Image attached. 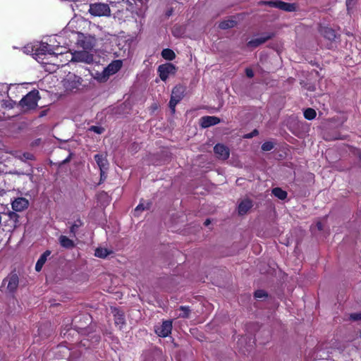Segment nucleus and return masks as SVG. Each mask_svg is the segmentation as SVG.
Instances as JSON below:
<instances>
[{"label":"nucleus","mask_w":361,"mask_h":361,"mask_svg":"<svg viewBox=\"0 0 361 361\" xmlns=\"http://www.w3.org/2000/svg\"><path fill=\"white\" fill-rule=\"evenodd\" d=\"M49 44L44 42H37L35 44H27L23 48V51L27 54H30L35 56V59L40 63L44 65V68L47 67L48 63L45 61L47 54L50 55L54 59L56 60V57L54 55L56 51L54 50L55 45L51 44V49H48Z\"/></svg>","instance_id":"1"},{"label":"nucleus","mask_w":361,"mask_h":361,"mask_svg":"<svg viewBox=\"0 0 361 361\" xmlns=\"http://www.w3.org/2000/svg\"><path fill=\"white\" fill-rule=\"evenodd\" d=\"M47 43L49 44L48 49L52 48L51 46H50L51 44L55 45L54 50L56 54H54V55L56 57V60L53 61L54 59L51 57L50 55L48 54H47L45 59V61L48 63L47 64V67H45V71L49 73H52L54 72L56 70V68L59 66V64H58V56H62L63 54V51L60 49H62L61 44L64 43L62 42V37L61 36L51 37L49 39V42Z\"/></svg>","instance_id":"2"},{"label":"nucleus","mask_w":361,"mask_h":361,"mask_svg":"<svg viewBox=\"0 0 361 361\" xmlns=\"http://www.w3.org/2000/svg\"><path fill=\"white\" fill-rule=\"evenodd\" d=\"M123 61L121 60H115L106 67L103 71H96L92 73V78L99 82H104L108 80L109 77L116 73L122 67Z\"/></svg>","instance_id":"3"},{"label":"nucleus","mask_w":361,"mask_h":361,"mask_svg":"<svg viewBox=\"0 0 361 361\" xmlns=\"http://www.w3.org/2000/svg\"><path fill=\"white\" fill-rule=\"evenodd\" d=\"M39 99V92L33 90L27 94L19 103L20 106L24 111L35 109L37 105Z\"/></svg>","instance_id":"4"},{"label":"nucleus","mask_w":361,"mask_h":361,"mask_svg":"<svg viewBox=\"0 0 361 361\" xmlns=\"http://www.w3.org/2000/svg\"><path fill=\"white\" fill-rule=\"evenodd\" d=\"M82 79L74 73H68L63 80V87L67 91L75 92L80 89Z\"/></svg>","instance_id":"5"},{"label":"nucleus","mask_w":361,"mask_h":361,"mask_svg":"<svg viewBox=\"0 0 361 361\" xmlns=\"http://www.w3.org/2000/svg\"><path fill=\"white\" fill-rule=\"evenodd\" d=\"M88 11L92 16L97 17H108L111 15L109 6L104 3L91 4Z\"/></svg>","instance_id":"6"},{"label":"nucleus","mask_w":361,"mask_h":361,"mask_svg":"<svg viewBox=\"0 0 361 361\" xmlns=\"http://www.w3.org/2000/svg\"><path fill=\"white\" fill-rule=\"evenodd\" d=\"M71 61L74 62H80L85 63H92L94 61V54L90 51L79 50L73 53H70Z\"/></svg>","instance_id":"7"},{"label":"nucleus","mask_w":361,"mask_h":361,"mask_svg":"<svg viewBox=\"0 0 361 361\" xmlns=\"http://www.w3.org/2000/svg\"><path fill=\"white\" fill-rule=\"evenodd\" d=\"M176 67L170 63L159 66L157 72L161 80L166 81L171 75H174L176 72Z\"/></svg>","instance_id":"8"},{"label":"nucleus","mask_w":361,"mask_h":361,"mask_svg":"<svg viewBox=\"0 0 361 361\" xmlns=\"http://www.w3.org/2000/svg\"><path fill=\"white\" fill-rule=\"evenodd\" d=\"M185 90L183 87L178 85L176 86L171 93V99L169 102V107L172 112L175 111L176 104L182 99Z\"/></svg>","instance_id":"9"},{"label":"nucleus","mask_w":361,"mask_h":361,"mask_svg":"<svg viewBox=\"0 0 361 361\" xmlns=\"http://www.w3.org/2000/svg\"><path fill=\"white\" fill-rule=\"evenodd\" d=\"M18 282V276L17 274H11L3 281V285L6 287L9 292L13 293L17 289Z\"/></svg>","instance_id":"10"},{"label":"nucleus","mask_w":361,"mask_h":361,"mask_svg":"<svg viewBox=\"0 0 361 361\" xmlns=\"http://www.w3.org/2000/svg\"><path fill=\"white\" fill-rule=\"evenodd\" d=\"M262 4L278 8L286 11H293L295 9V4L285 3L281 1H262Z\"/></svg>","instance_id":"11"},{"label":"nucleus","mask_w":361,"mask_h":361,"mask_svg":"<svg viewBox=\"0 0 361 361\" xmlns=\"http://www.w3.org/2000/svg\"><path fill=\"white\" fill-rule=\"evenodd\" d=\"M78 39V44L82 50H87L92 51L94 46V39L91 37H85L83 35H79Z\"/></svg>","instance_id":"12"},{"label":"nucleus","mask_w":361,"mask_h":361,"mask_svg":"<svg viewBox=\"0 0 361 361\" xmlns=\"http://www.w3.org/2000/svg\"><path fill=\"white\" fill-rule=\"evenodd\" d=\"M171 329L172 322L164 321L161 324L155 327V332L159 336L166 337L171 334Z\"/></svg>","instance_id":"13"},{"label":"nucleus","mask_w":361,"mask_h":361,"mask_svg":"<svg viewBox=\"0 0 361 361\" xmlns=\"http://www.w3.org/2000/svg\"><path fill=\"white\" fill-rule=\"evenodd\" d=\"M28 205V200L24 197L16 198L12 202V208L16 212H22L27 209Z\"/></svg>","instance_id":"14"},{"label":"nucleus","mask_w":361,"mask_h":361,"mask_svg":"<svg viewBox=\"0 0 361 361\" xmlns=\"http://www.w3.org/2000/svg\"><path fill=\"white\" fill-rule=\"evenodd\" d=\"M271 37H272L271 34H264L262 36L257 37L251 39L250 41H249L247 44V46L250 48L257 47L259 46L260 44L267 42L268 39L271 38Z\"/></svg>","instance_id":"15"},{"label":"nucleus","mask_w":361,"mask_h":361,"mask_svg":"<svg viewBox=\"0 0 361 361\" xmlns=\"http://www.w3.org/2000/svg\"><path fill=\"white\" fill-rule=\"evenodd\" d=\"M216 155L221 159L225 160L229 157L228 149L221 144H217L214 148Z\"/></svg>","instance_id":"16"},{"label":"nucleus","mask_w":361,"mask_h":361,"mask_svg":"<svg viewBox=\"0 0 361 361\" xmlns=\"http://www.w3.org/2000/svg\"><path fill=\"white\" fill-rule=\"evenodd\" d=\"M220 122V119L216 116H204L200 119V125L202 128H208Z\"/></svg>","instance_id":"17"},{"label":"nucleus","mask_w":361,"mask_h":361,"mask_svg":"<svg viewBox=\"0 0 361 361\" xmlns=\"http://www.w3.org/2000/svg\"><path fill=\"white\" fill-rule=\"evenodd\" d=\"M252 207V202L249 199L243 200L238 205V211L240 215L245 214Z\"/></svg>","instance_id":"18"},{"label":"nucleus","mask_w":361,"mask_h":361,"mask_svg":"<svg viewBox=\"0 0 361 361\" xmlns=\"http://www.w3.org/2000/svg\"><path fill=\"white\" fill-rule=\"evenodd\" d=\"M59 242L61 246L64 248L71 249L75 247V243L73 242V240L66 235H60L59 238Z\"/></svg>","instance_id":"19"},{"label":"nucleus","mask_w":361,"mask_h":361,"mask_svg":"<svg viewBox=\"0 0 361 361\" xmlns=\"http://www.w3.org/2000/svg\"><path fill=\"white\" fill-rule=\"evenodd\" d=\"M94 159L102 171V173H103V169H106L108 166V161L105 156L102 154H96L94 156Z\"/></svg>","instance_id":"20"},{"label":"nucleus","mask_w":361,"mask_h":361,"mask_svg":"<svg viewBox=\"0 0 361 361\" xmlns=\"http://www.w3.org/2000/svg\"><path fill=\"white\" fill-rule=\"evenodd\" d=\"M50 254L51 252L49 250H47L40 256L35 265V270L37 271H41L43 265L46 262L47 257L50 255Z\"/></svg>","instance_id":"21"},{"label":"nucleus","mask_w":361,"mask_h":361,"mask_svg":"<svg viewBox=\"0 0 361 361\" xmlns=\"http://www.w3.org/2000/svg\"><path fill=\"white\" fill-rule=\"evenodd\" d=\"M111 253V250L106 247H99L95 250L94 255L97 257L104 258Z\"/></svg>","instance_id":"22"},{"label":"nucleus","mask_w":361,"mask_h":361,"mask_svg":"<svg viewBox=\"0 0 361 361\" xmlns=\"http://www.w3.org/2000/svg\"><path fill=\"white\" fill-rule=\"evenodd\" d=\"M177 311L180 312L176 314V317L188 318L190 314V310L186 306H180Z\"/></svg>","instance_id":"23"},{"label":"nucleus","mask_w":361,"mask_h":361,"mask_svg":"<svg viewBox=\"0 0 361 361\" xmlns=\"http://www.w3.org/2000/svg\"><path fill=\"white\" fill-rule=\"evenodd\" d=\"M162 57L166 60L171 61L175 59L176 54L174 51L170 49H164L161 51Z\"/></svg>","instance_id":"24"},{"label":"nucleus","mask_w":361,"mask_h":361,"mask_svg":"<svg viewBox=\"0 0 361 361\" xmlns=\"http://www.w3.org/2000/svg\"><path fill=\"white\" fill-rule=\"evenodd\" d=\"M236 25V21L233 19H228L222 21L219 27L221 29H228L231 27H233Z\"/></svg>","instance_id":"25"},{"label":"nucleus","mask_w":361,"mask_h":361,"mask_svg":"<svg viewBox=\"0 0 361 361\" xmlns=\"http://www.w3.org/2000/svg\"><path fill=\"white\" fill-rule=\"evenodd\" d=\"M272 193L280 200H284L287 197V192L279 188H274Z\"/></svg>","instance_id":"26"},{"label":"nucleus","mask_w":361,"mask_h":361,"mask_svg":"<svg viewBox=\"0 0 361 361\" xmlns=\"http://www.w3.org/2000/svg\"><path fill=\"white\" fill-rule=\"evenodd\" d=\"M322 35L327 39L331 40L336 37V33L334 30L331 28L325 27L322 30Z\"/></svg>","instance_id":"27"},{"label":"nucleus","mask_w":361,"mask_h":361,"mask_svg":"<svg viewBox=\"0 0 361 361\" xmlns=\"http://www.w3.org/2000/svg\"><path fill=\"white\" fill-rule=\"evenodd\" d=\"M149 208V203L144 204V203L141 202L135 209L134 214L135 216H139L140 213L142 211H143L145 209H147Z\"/></svg>","instance_id":"28"},{"label":"nucleus","mask_w":361,"mask_h":361,"mask_svg":"<svg viewBox=\"0 0 361 361\" xmlns=\"http://www.w3.org/2000/svg\"><path fill=\"white\" fill-rule=\"evenodd\" d=\"M304 116L308 120H312L316 116V111L314 109L308 108L304 111Z\"/></svg>","instance_id":"29"},{"label":"nucleus","mask_w":361,"mask_h":361,"mask_svg":"<svg viewBox=\"0 0 361 361\" xmlns=\"http://www.w3.org/2000/svg\"><path fill=\"white\" fill-rule=\"evenodd\" d=\"M16 157L19 158L21 160H28V159H32V155L28 152H25L23 154L17 153Z\"/></svg>","instance_id":"30"},{"label":"nucleus","mask_w":361,"mask_h":361,"mask_svg":"<svg viewBox=\"0 0 361 361\" xmlns=\"http://www.w3.org/2000/svg\"><path fill=\"white\" fill-rule=\"evenodd\" d=\"M115 323L117 325H123L124 324V317L123 314L118 312L115 315Z\"/></svg>","instance_id":"31"},{"label":"nucleus","mask_w":361,"mask_h":361,"mask_svg":"<svg viewBox=\"0 0 361 361\" xmlns=\"http://www.w3.org/2000/svg\"><path fill=\"white\" fill-rule=\"evenodd\" d=\"M274 143L272 142H265L262 145V149L263 151H270L274 148Z\"/></svg>","instance_id":"32"},{"label":"nucleus","mask_w":361,"mask_h":361,"mask_svg":"<svg viewBox=\"0 0 361 361\" xmlns=\"http://www.w3.org/2000/svg\"><path fill=\"white\" fill-rule=\"evenodd\" d=\"M82 225V222L80 220L76 221L71 227L70 231L73 235L75 234L78 228Z\"/></svg>","instance_id":"33"},{"label":"nucleus","mask_w":361,"mask_h":361,"mask_svg":"<svg viewBox=\"0 0 361 361\" xmlns=\"http://www.w3.org/2000/svg\"><path fill=\"white\" fill-rule=\"evenodd\" d=\"M255 296L257 298H263L267 297V293L263 290H258L255 293Z\"/></svg>","instance_id":"34"},{"label":"nucleus","mask_w":361,"mask_h":361,"mask_svg":"<svg viewBox=\"0 0 361 361\" xmlns=\"http://www.w3.org/2000/svg\"><path fill=\"white\" fill-rule=\"evenodd\" d=\"M173 35L176 37H180L183 35V31L179 27H174L173 29Z\"/></svg>","instance_id":"35"},{"label":"nucleus","mask_w":361,"mask_h":361,"mask_svg":"<svg viewBox=\"0 0 361 361\" xmlns=\"http://www.w3.org/2000/svg\"><path fill=\"white\" fill-rule=\"evenodd\" d=\"M90 130L94 131L97 134H101L103 132V128L98 126H91L90 128Z\"/></svg>","instance_id":"36"},{"label":"nucleus","mask_w":361,"mask_h":361,"mask_svg":"<svg viewBox=\"0 0 361 361\" xmlns=\"http://www.w3.org/2000/svg\"><path fill=\"white\" fill-rule=\"evenodd\" d=\"M350 318L354 321L361 320V313L352 314Z\"/></svg>","instance_id":"37"},{"label":"nucleus","mask_w":361,"mask_h":361,"mask_svg":"<svg viewBox=\"0 0 361 361\" xmlns=\"http://www.w3.org/2000/svg\"><path fill=\"white\" fill-rule=\"evenodd\" d=\"M9 217H10L11 219H13L15 221V222L18 221V215L16 214V213L10 212L9 213Z\"/></svg>","instance_id":"38"},{"label":"nucleus","mask_w":361,"mask_h":361,"mask_svg":"<svg viewBox=\"0 0 361 361\" xmlns=\"http://www.w3.org/2000/svg\"><path fill=\"white\" fill-rule=\"evenodd\" d=\"M245 73H246L247 76L249 78H252L254 76V73H253L252 70L250 68H247L245 70Z\"/></svg>","instance_id":"39"},{"label":"nucleus","mask_w":361,"mask_h":361,"mask_svg":"<svg viewBox=\"0 0 361 361\" xmlns=\"http://www.w3.org/2000/svg\"><path fill=\"white\" fill-rule=\"evenodd\" d=\"M257 131L255 130H254V132H253V133H250V134H247V135H245V137H247V138H250V137H252L254 135H257Z\"/></svg>","instance_id":"40"},{"label":"nucleus","mask_w":361,"mask_h":361,"mask_svg":"<svg viewBox=\"0 0 361 361\" xmlns=\"http://www.w3.org/2000/svg\"><path fill=\"white\" fill-rule=\"evenodd\" d=\"M317 228H318L319 230H322V228H323V227H322V224H321L320 222H318V223L317 224Z\"/></svg>","instance_id":"41"},{"label":"nucleus","mask_w":361,"mask_h":361,"mask_svg":"<svg viewBox=\"0 0 361 361\" xmlns=\"http://www.w3.org/2000/svg\"><path fill=\"white\" fill-rule=\"evenodd\" d=\"M209 223H210L209 220L207 219V220L205 221L204 224L205 225H209Z\"/></svg>","instance_id":"42"},{"label":"nucleus","mask_w":361,"mask_h":361,"mask_svg":"<svg viewBox=\"0 0 361 361\" xmlns=\"http://www.w3.org/2000/svg\"><path fill=\"white\" fill-rule=\"evenodd\" d=\"M101 177L102 178L104 177V169H103V173H102V175L101 174Z\"/></svg>","instance_id":"43"}]
</instances>
